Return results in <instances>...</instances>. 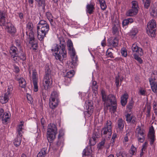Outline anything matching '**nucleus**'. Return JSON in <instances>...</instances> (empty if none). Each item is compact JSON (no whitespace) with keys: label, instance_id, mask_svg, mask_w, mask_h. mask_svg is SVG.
<instances>
[{"label":"nucleus","instance_id":"obj_1","mask_svg":"<svg viewBox=\"0 0 157 157\" xmlns=\"http://www.w3.org/2000/svg\"><path fill=\"white\" fill-rule=\"evenodd\" d=\"M59 44H55L51 49L52 52H57L53 54L56 59L60 61L63 60L67 57V53L66 49V42L62 37L59 38Z\"/></svg>","mask_w":157,"mask_h":157},{"label":"nucleus","instance_id":"obj_2","mask_svg":"<svg viewBox=\"0 0 157 157\" xmlns=\"http://www.w3.org/2000/svg\"><path fill=\"white\" fill-rule=\"evenodd\" d=\"M57 129L55 124H48L47 130V137L50 143H51L55 139L57 134Z\"/></svg>","mask_w":157,"mask_h":157},{"label":"nucleus","instance_id":"obj_3","mask_svg":"<svg viewBox=\"0 0 157 157\" xmlns=\"http://www.w3.org/2000/svg\"><path fill=\"white\" fill-rule=\"evenodd\" d=\"M59 102L58 93L56 91H54L51 93L49 99V106L52 109H54L57 107Z\"/></svg>","mask_w":157,"mask_h":157},{"label":"nucleus","instance_id":"obj_4","mask_svg":"<svg viewBox=\"0 0 157 157\" xmlns=\"http://www.w3.org/2000/svg\"><path fill=\"white\" fill-rule=\"evenodd\" d=\"M112 122L110 121H107L106 125L102 128L101 131V135L104 137L109 138L112 135Z\"/></svg>","mask_w":157,"mask_h":157},{"label":"nucleus","instance_id":"obj_5","mask_svg":"<svg viewBox=\"0 0 157 157\" xmlns=\"http://www.w3.org/2000/svg\"><path fill=\"white\" fill-rule=\"evenodd\" d=\"M37 28L38 38L40 40H42L46 36V34L49 31V25H45Z\"/></svg>","mask_w":157,"mask_h":157},{"label":"nucleus","instance_id":"obj_6","mask_svg":"<svg viewBox=\"0 0 157 157\" xmlns=\"http://www.w3.org/2000/svg\"><path fill=\"white\" fill-rule=\"evenodd\" d=\"M101 94L102 101L105 103H107L109 100L111 105H115L117 104L116 99L114 95L111 94L107 96L105 92L103 90H101Z\"/></svg>","mask_w":157,"mask_h":157},{"label":"nucleus","instance_id":"obj_7","mask_svg":"<svg viewBox=\"0 0 157 157\" xmlns=\"http://www.w3.org/2000/svg\"><path fill=\"white\" fill-rule=\"evenodd\" d=\"M43 86L46 89H48L52 84V78L50 70H48L45 72V75L44 77L43 81Z\"/></svg>","mask_w":157,"mask_h":157},{"label":"nucleus","instance_id":"obj_8","mask_svg":"<svg viewBox=\"0 0 157 157\" xmlns=\"http://www.w3.org/2000/svg\"><path fill=\"white\" fill-rule=\"evenodd\" d=\"M156 22L154 20L152 19L148 22L147 26V34L151 35V37L154 36L156 31Z\"/></svg>","mask_w":157,"mask_h":157},{"label":"nucleus","instance_id":"obj_9","mask_svg":"<svg viewBox=\"0 0 157 157\" xmlns=\"http://www.w3.org/2000/svg\"><path fill=\"white\" fill-rule=\"evenodd\" d=\"M32 75L33 82L34 86V90L35 92H36L38 91V87L37 85V73L35 68H33Z\"/></svg>","mask_w":157,"mask_h":157},{"label":"nucleus","instance_id":"obj_10","mask_svg":"<svg viewBox=\"0 0 157 157\" xmlns=\"http://www.w3.org/2000/svg\"><path fill=\"white\" fill-rule=\"evenodd\" d=\"M33 25L31 22L28 23L26 26V28L27 31L29 32L28 36L29 38H30L31 41L33 40L34 38V34L33 31Z\"/></svg>","mask_w":157,"mask_h":157},{"label":"nucleus","instance_id":"obj_11","mask_svg":"<svg viewBox=\"0 0 157 157\" xmlns=\"http://www.w3.org/2000/svg\"><path fill=\"white\" fill-rule=\"evenodd\" d=\"M138 44L136 43L132 44V50L133 52H136V54H139L140 56H142L143 52L142 49L138 46Z\"/></svg>","mask_w":157,"mask_h":157},{"label":"nucleus","instance_id":"obj_12","mask_svg":"<svg viewBox=\"0 0 157 157\" xmlns=\"http://www.w3.org/2000/svg\"><path fill=\"white\" fill-rule=\"evenodd\" d=\"M7 16L6 12L0 10V25L4 26L6 24L5 18Z\"/></svg>","mask_w":157,"mask_h":157},{"label":"nucleus","instance_id":"obj_13","mask_svg":"<svg viewBox=\"0 0 157 157\" xmlns=\"http://www.w3.org/2000/svg\"><path fill=\"white\" fill-rule=\"evenodd\" d=\"M18 49L17 48L14 46H12L10 49V54L11 58L13 60L16 56L18 54L17 53Z\"/></svg>","mask_w":157,"mask_h":157},{"label":"nucleus","instance_id":"obj_14","mask_svg":"<svg viewBox=\"0 0 157 157\" xmlns=\"http://www.w3.org/2000/svg\"><path fill=\"white\" fill-rule=\"evenodd\" d=\"M125 121L122 118H119L117 121L118 127L117 129V132H121L123 131Z\"/></svg>","mask_w":157,"mask_h":157},{"label":"nucleus","instance_id":"obj_15","mask_svg":"<svg viewBox=\"0 0 157 157\" xmlns=\"http://www.w3.org/2000/svg\"><path fill=\"white\" fill-rule=\"evenodd\" d=\"M99 137V133L98 132H94L93 135L92 137L89 139V144L90 146L94 145L96 142V139L98 138Z\"/></svg>","mask_w":157,"mask_h":157},{"label":"nucleus","instance_id":"obj_16","mask_svg":"<svg viewBox=\"0 0 157 157\" xmlns=\"http://www.w3.org/2000/svg\"><path fill=\"white\" fill-rule=\"evenodd\" d=\"M125 116L126 121L128 123H132L135 124L136 123V118L135 116L130 114H127Z\"/></svg>","mask_w":157,"mask_h":157},{"label":"nucleus","instance_id":"obj_17","mask_svg":"<svg viewBox=\"0 0 157 157\" xmlns=\"http://www.w3.org/2000/svg\"><path fill=\"white\" fill-rule=\"evenodd\" d=\"M88 107L86 111L84 112L85 115L87 117H90L92 114L93 111V106L90 103L88 104Z\"/></svg>","mask_w":157,"mask_h":157},{"label":"nucleus","instance_id":"obj_18","mask_svg":"<svg viewBox=\"0 0 157 157\" xmlns=\"http://www.w3.org/2000/svg\"><path fill=\"white\" fill-rule=\"evenodd\" d=\"M22 52V53H21V54L19 56L18 54L16 57L15 58V59H13V61H14V63H17L18 61H20V60L25 61L26 60V57L24 53L23 52Z\"/></svg>","mask_w":157,"mask_h":157},{"label":"nucleus","instance_id":"obj_19","mask_svg":"<svg viewBox=\"0 0 157 157\" xmlns=\"http://www.w3.org/2000/svg\"><path fill=\"white\" fill-rule=\"evenodd\" d=\"M118 42V39L115 38L113 39H111L108 41V46L113 47H115L117 46Z\"/></svg>","mask_w":157,"mask_h":157},{"label":"nucleus","instance_id":"obj_20","mask_svg":"<svg viewBox=\"0 0 157 157\" xmlns=\"http://www.w3.org/2000/svg\"><path fill=\"white\" fill-rule=\"evenodd\" d=\"M15 79L19 82V85L22 88H25L26 86V82L25 79L23 78H19L17 76L15 77Z\"/></svg>","mask_w":157,"mask_h":157},{"label":"nucleus","instance_id":"obj_21","mask_svg":"<svg viewBox=\"0 0 157 157\" xmlns=\"http://www.w3.org/2000/svg\"><path fill=\"white\" fill-rule=\"evenodd\" d=\"M10 117V114L6 112L2 117H0L2 121V123L4 124H6L9 121Z\"/></svg>","mask_w":157,"mask_h":157},{"label":"nucleus","instance_id":"obj_22","mask_svg":"<svg viewBox=\"0 0 157 157\" xmlns=\"http://www.w3.org/2000/svg\"><path fill=\"white\" fill-rule=\"evenodd\" d=\"M10 117V114L6 112L2 117H0L2 121V123L4 124H6L9 121Z\"/></svg>","mask_w":157,"mask_h":157},{"label":"nucleus","instance_id":"obj_23","mask_svg":"<svg viewBox=\"0 0 157 157\" xmlns=\"http://www.w3.org/2000/svg\"><path fill=\"white\" fill-rule=\"evenodd\" d=\"M145 135V131L140 127L138 126L137 128L136 131V136L139 137V136Z\"/></svg>","mask_w":157,"mask_h":157},{"label":"nucleus","instance_id":"obj_24","mask_svg":"<svg viewBox=\"0 0 157 157\" xmlns=\"http://www.w3.org/2000/svg\"><path fill=\"white\" fill-rule=\"evenodd\" d=\"M12 95L11 94L6 93L3 98L0 99V102L2 104L6 103L8 101L9 98L11 97Z\"/></svg>","mask_w":157,"mask_h":157},{"label":"nucleus","instance_id":"obj_25","mask_svg":"<svg viewBox=\"0 0 157 157\" xmlns=\"http://www.w3.org/2000/svg\"><path fill=\"white\" fill-rule=\"evenodd\" d=\"M12 95L11 94L6 93L3 98L0 99V102L2 104L6 103L8 101L9 98L11 97Z\"/></svg>","mask_w":157,"mask_h":157},{"label":"nucleus","instance_id":"obj_26","mask_svg":"<svg viewBox=\"0 0 157 157\" xmlns=\"http://www.w3.org/2000/svg\"><path fill=\"white\" fill-rule=\"evenodd\" d=\"M138 12V10L132 8L126 13V15L128 16H133L136 15Z\"/></svg>","mask_w":157,"mask_h":157},{"label":"nucleus","instance_id":"obj_27","mask_svg":"<svg viewBox=\"0 0 157 157\" xmlns=\"http://www.w3.org/2000/svg\"><path fill=\"white\" fill-rule=\"evenodd\" d=\"M128 97V95L127 93L124 94L121 97V103L122 105L124 106L127 102V99Z\"/></svg>","mask_w":157,"mask_h":157},{"label":"nucleus","instance_id":"obj_28","mask_svg":"<svg viewBox=\"0 0 157 157\" xmlns=\"http://www.w3.org/2000/svg\"><path fill=\"white\" fill-rule=\"evenodd\" d=\"M86 11L87 13L90 14L94 12V5L91 3L88 4L86 6Z\"/></svg>","mask_w":157,"mask_h":157},{"label":"nucleus","instance_id":"obj_29","mask_svg":"<svg viewBox=\"0 0 157 157\" xmlns=\"http://www.w3.org/2000/svg\"><path fill=\"white\" fill-rule=\"evenodd\" d=\"M21 124L19 125L17 127V137L18 136V137H21V136L22 135V133H23V128H22L23 124L22 123V122H21Z\"/></svg>","mask_w":157,"mask_h":157},{"label":"nucleus","instance_id":"obj_30","mask_svg":"<svg viewBox=\"0 0 157 157\" xmlns=\"http://www.w3.org/2000/svg\"><path fill=\"white\" fill-rule=\"evenodd\" d=\"M8 32L10 33H14L16 32V29L13 25L11 23H9L6 26Z\"/></svg>","mask_w":157,"mask_h":157},{"label":"nucleus","instance_id":"obj_31","mask_svg":"<svg viewBox=\"0 0 157 157\" xmlns=\"http://www.w3.org/2000/svg\"><path fill=\"white\" fill-rule=\"evenodd\" d=\"M29 39V43L31 44V47L34 50H36L38 47V44L37 42L35 40L34 36V38L32 41H31L30 38Z\"/></svg>","mask_w":157,"mask_h":157},{"label":"nucleus","instance_id":"obj_32","mask_svg":"<svg viewBox=\"0 0 157 157\" xmlns=\"http://www.w3.org/2000/svg\"><path fill=\"white\" fill-rule=\"evenodd\" d=\"M47 148L44 147L41 149V151L38 154L37 157H45L47 153Z\"/></svg>","mask_w":157,"mask_h":157},{"label":"nucleus","instance_id":"obj_33","mask_svg":"<svg viewBox=\"0 0 157 157\" xmlns=\"http://www.w3.org/2000/svg\"><path fill=\"white\" fill-rule=\"evenodd\" d=\"M21 141V137H18L17 136V137L14 139L13 143L15 146L18 147L20 145Z\"/></svg>","mask_w":157,"mask_h":157},{"label":"nucleus","instance_id":"obj_34","mask_svg":"<svg viewBox=\"0 0 157 157\" xmlns=\"http://www.w3.org/2000/svg\"><path fill=\"white\" fill-rule=\"evenodd\" d=\"M116 155L117 157H127L126 152L123 151H117Z\"/></svg>","mask_w":157,"mask_h":157},{"label":"nucleus","instance_id":"obj_35","mask_svg":"<svg viewBox=\"0 0 157 157\" xmlns=\"http://www.w3.org/2000/svg\"><path fill=\"white\" fill-rule=\"evenodd\" d=\"M112 49V48H109L106 52V55L108 57H110L111 58H113V54L112 53L111 50Z\"/></svg>","mask_w":157,"mask_h":157},{"label":"nucleus","instance_id":"obj_36","mask_svg":"<svg viewBox=\"0 0 157 157\" xmlns=\"http://www.w3.org/2000/svg\"><path fill=\"white\" fill-rule=\"evenodd\" d=\"M92 151L91 149H85L83 151L82 155L83 156H88L90 155L92 153Z\"/></svg>","mask_w":157,"mask_h":157},{"label":"nucleus","instance_id":"obj_37","mask_svg":"<svg viewBox=\"0 0 157 157\" xmlns=\"http://www.w3.org/2000/svg\"><path fill=\"white\" fill-rule=\"evenodd\" d=\"M105 141V139H104L98 144V149H101L104 147Z\"/></svg>","mask_w":157,"mask_h":157},{"label":"nucleus","instance_id":"obj_38","mask_svg":"<svg viewBox=\"0 0 157 157\" xmlns=\"http://www.w3.org/2000/svg\"><path fill=\"white\" fill-rule=\"evenodd\" d=\"M74 75V70H71L67 72L66 75L64 77L71 78Z\"/></svg>","mask_w":157,"mask_h":157},{"label":"nucleus","instance_id":"obj_39","mask_svg":"<svg viewBox=\"0 0 157 157\" xmlns=\"http://www.w3.org/2000/svg\"><path fill=\"white\" fill-rule=\"evenodd\" d=\"M132 4V8L138 10L139 6L137 2L133 1L131 2Z\"/></svg>","mask_w":157,"mask_h":157},{"label":"nucleus","instance_id":"obj_40","mask_svg":"<svg viewBox=\"0 0 157 157\" xmlns=\"http://www.w3.org/2000/svg\"><path fill=\"white\" fill-rule=\"evenodd\" d=\"M112 21L113 25H115L117 26V25H120L119 21L118 19L116 18L114 19V17H112Z\"/></svg>","mask_w":157,"mask_h":157},{"label":"nucleus","instance_id":"obj_41","mask_svg":"<svg viewBox=\"0 0 157 157\" xmlns=\"http://www.w3.org/2000/svg\"><path fill=\"white\" fill-rule=\"evenodd\" d=\"M134 58L138 61L140 63H142L143 62V61L139 57V56H140L139 54H134L133 55Z\"/></svg>","mask_w":157,"mask_h":157},{"label":"nucleus","instance_id":"obj_42","mask_svg":"<svg viewBox=\"0 0 157 157\" xmlns=\"http://www.w3.org/2000/svg\"><path fill=\"white\" fill-rule=\"evenodd\" d=\"M130 152L131 154L133 155H135L136 154V149L133 145H132L131 146Z\"/></svg>","mask_w":157,"mask_h":157},{"label":"nucleus","instance_id":"obj_43","mask_svg":"<svg viewBox=\"0 0 157 157\" xmlns=\"http://www.w3.org/2000/svg\"><path fill=\"white\" fill-rule=\"evenodd\" d=\"M46 25L48 24L46 21L41 20L38 23L37 28H40V27L45 25Z\"/></svg>","mask_w":157,"mask_h":157},{"label":"nucleus","instance_id":"obj_44","mask_svg":"<svg viewBox=\"0 0 157 157\" xmlns=\"http://www.w3.org/2000/svg\"><path fill=\"white\" fill-rule=\"evenodd\" d=\"M99 3L101 9L103 10H105L107 7L105 1L104 0L101 2H100Z\"/></svg>","mask_w":157,"mask_h":157},{"label":"nucleus","instance_id":"obj_45","mask_svg":"<svg viewBox=\"0 0 157 157\" xmlns=\"http://www.w3.org/2000/svg\"><path fill=\"white\" fill-rule=\"evenodd\" d=\"M63 139L62 138H61V139L60 140H59L57 142L56 146L57 147H62L63 146L64 143Z\"/></svg>","mask_w":157,"mask_h":157},{"label":"nucleus","instance_id":"obj_46","mask_svg":"<svg viewBox=\"0 0 157 157\" xmlns=\"http://www.w3.org/2000/svg\"><path fill=\"white\" fill-rule=\"evenodd\" d=\"M120 25H117V26L116 25H113V27L112 28V32L113 34H115L118 31Z\"/></svg>","mask_w":157,"mask_h":157},{"label":"nucleus","instance_id":"obj_47","mask_svg":"<svg viewBox=\"0 0 157 157\" xmlns=\"http://www.w3.org/2000/svg\"><path fill=\"white\" fill-rule=\"evenodd\" d=\"M92 90L94 91H97L98 90V86L97 82L95 81H93L92 82Z\"/></svg>","mask_w":157,"mask_h":157},{"label":"nucleus","instance_id":"obj_48","mask_svg":"<svg viewBox=\"0 0 157 157\" xmlns=\"http://www.w3.org/2000/svg\"><path fill=\"white\" fill-rule=\"evenodd\" d=\"M138 32V30L136 28H134L132 29L130 32V35L131 36H135Z\"/></svg>","mask_w":157,"mask_h":157},{"label":"nucleus","instance_id":"obj_49","mask_svg":"<svg viewBox=\"0 0 157 157\" xmlns=\"http://www.w3.org/2000/svg\"><path fill=\"white\" fill-rule=\"evenodd\" d=\"M148 137L150 139V143L151 144H153L154 142L155 138V135H148Z\"/></svg>","mask_w":157,"mask_h":157},{"label":"nucleus","instance_id":"obj_50","mask_svg":"<svg viewBox=\"0 0 157 157\" xmlns=\"http://www.w3.org/2000/svg\"><path fill=\"white\" fill-rule=\"evenodd\" d=\"M67 46L68 47V50L72 49L74 48L73 47V43L71 40H68L67 43Z\"/></svg>","mask_w":157,"mask_h":157},{"label":"nucleus","instance_id":"obj_51","mask_svg":"<svg viewBox=\"0 0 157 157\" xmlns=\"http://www.w3.org/2000/svg\"><path fill=\"white\" fill-rule=\"evenodd\" d=\"M147 146V142H146L144 143V144H143L142 145V148L141 149V152L140 154V155H142L143 154V151H145V149H146Z\"/></svg>","mask_w":157,"mask_h":157},{"label":"nucleus","instance_id":"obj_52","mask_svg":"<svg viewBox=\"0 0 157 157\" xmlns=\"http://www.w3.org/2000/svg\"><path fill=\"white\" fill-rule=\"evenodd\" d=\"M35 1L38 3V5L39 6H44V0H35Z\"/></svg>","mask_w":157,"mask_h":157},{"label":"nucleus","instance_id":"obj_53","mask_svg":"<svg viewBox=\"0 0 157 157\" xmlns=\"http://www.w3.org/2000/svg\"><path fill=\"white\" fill-rule=\"evenodd\" d=\"M133 105V102L132 100L130 101L127 105V108L130 111L132 109Z\"/></svg>","mask_w":157,"mask_h":157},{"label":"nucleus","instance_id":"obj_54","mask_svg":"<svg viewBox=\"0 0 157 157\" xmlns=\"http://www.w3.org/2000/svg\"><path fill=\"white\" fill-rule=\"evenodd\" d=\"M151 14L154 16H157V10L154 8H152L151 10Z\"/></svg>","mask_w":157,"mask_h":157},{"label":"nucleus","instance_id":"obj_55","mask_svg":"<svg viewBox=\"0 0 157 157\" xmlns=\"http://www.w3.org/2000/svg\"><path fill=\"white\" fill-rule=\"evenodd\" d=\"M121 53L122 56L124 57H126L127 55L126 49L124 48H122L121 51Z\"/></svg>","mask_w":157,"mask_h":157},{"label":"nucleus","instance_id":"obj_56","mask_svg":"<svg viewBox=\"0 0 157 157\" xmlns=\"http://www.w3.org/2000/svg\"><path fill=\"white\" fill-rule=\"evenodd\" d=\"M153 107L154 110V112L156 115L157 114V101H154L153 104Z\"/></svg>","mask_w":157,"mask_h":157},{"label":"nucleus","instance_id":"obj_57","mask_svg":"<svg viewBox=\"0 0 157 157\" xmlns=\"http://www.w3.org/2000/svg\"><path fill=\"white\" fill-rule=\"evenodd\" d=\"M155 81L156 79L155 78H149V81L151 85L156 84Z\"/></svg>","mask_w":157,"mask_h":157},{"label":"nucleus","instance_id":"obj_58","mask_svg":"<svg viewBox=\"0 0 157 157\" xmlns=\"http://www.w3.org/2000/svg\"><path fill=\"white\" fill-rule=\"evenodd\" d=\"M145 135L139 136V137H136L138 139V141L140 142L143 143L145 140Z\"/></svg>","mask_w":157,"mask_h":157},{"label":"nucleus","instance_id":"obj_59","mask_svg":"<svg viewBox=\"0 0 157 157\" xmlns=\"http://www.w3.org/2000/svg\"><path fill=\"white\" fill-rule=\"evenodd\" d=\"M151 89L152 91L154 93L157 92V84L151 85Z\"/></svg>","mask_w":157,"mask_h":157},{"label":"nucleus","instance_id":"obj_60","mask_svg":"<svg viewBox=\"0 0 157 157\" xmlns=\"http://www.w3.org/2000/svg\"><path fill=\"white\" fill-rule=\"evenodd\" d=\"M44 89H43L42 90V95L43 96H46V95H48V89H46L45 88L44 86Z\"/></svg>","mask_w":157,"mask_h":157},{"label":"nucleus","instance_id":"obj_61","mask_svg":"<svg viewBox=\"0 0 157 157\" xmlns=\"http://www.w3.org/2000/svg\"><path fill=\"white\" fill-rule=\"evenodd\" d=\"M13 89V87L12 85H10L8 86L7 91L6 93L11 94L12 95V91Z\"/></svg>","mask_w":157,"mask_h":157},{"label":"nucleus","instance_id":"obj_62","mask_svg":"<svg viewBox=\"0 0 157 157\" xmlns=\"http://www.w3.org/2000/svg\"><path fill=\"white\" fill-rule=\"evenodd\" d=\"M115 84L117 87L119 86V76H116L115 79Z\"/></svg>","mask_w":157,"mask_h":157},{"label":"nucleus","instance_id":"obj_63","mask_svg":"<svg viewBox=\"0 0 157 157\" xmlns=\"http://www.w3.org/2000/svg\"><path fill=\"white\" fill-rule=\"evenodd\" d=\"M151 3V1L146 0L144 4V6L146 9H148Z\"/></svg>","mask_w":157,"mask_h":157},{"label":"nucleus","instance_id":"obj_64","mask_svg":"<svg viewBox=\"0 0 157 157\" xmlns=\"http://www.w3.org/2000/svg\"><path fill=\"white\" fill-rule=\"evenodd\" d=\"M71 81V78L65 77L64 82L66 85H68Z\"/></svg>","mask_w":157,"mask_h":157}]
</instances>
